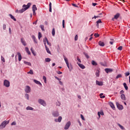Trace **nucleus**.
Masks as SVG:
<instances>
[{
  "instance_id": "obj_61",
  "label": "nucleus",
  "mask_w": 130,
  "mask_h": 130,
  "mask_svg": "<svg viewBox=\"0 0 130 130\" xmlns=\"http://www.w3.org/2000/svg\"><path fill=\"white\" fill-rule=\"evenodd\" d=\"M123 93H124V91H123V90H121L120 91V94H123Z\"/></svg>"
},
{
  "instance_id": "obj_42",
  "label": "nucleus",
  "mask_w": 130,
  "mask_h": 130,
  "mask_svg": "<svg viewBox=\"0 0 130 130\" xmlns=\"http://www.w3.org/2000/svg\"><path fill=\"white\" fill-rule=\"evenodd\" d=\"M100 23H102V21H101V19H99V20L96 21V24H100Z\"/></svg>"
},
{
  "instance_id": "obj_48",
  "label": "nucleus",
  "mask_w": 130,
  "mask_h": 130,
  "mask_svg": "<svg viewBox=\"0 0 130 130\" xmlns=\"http://www.w3.org/2000/svg\"><path fill=\"white\" fill-rule=\"evenodd\" d=\"M118 50H122V46H119V47L118 48Z\"/></svg>"
},
{
  "instance_id": "obj_14",
  "label": "nucleus",
  "mask_w": 130,
  "mask_h": 130,
  "mask_svg": "<svg viewBox=\"0 0 130 130\" xmlns=\"http://www.w3.org/2000/svg\"><path fill=\"white\" fill-rule=\"evenodd\" d=\"M17 55L18 56V60L21 61L22 60V55L20 52H17Z\"/></svg>"
},
{
  "instance_id": "obj_12",
  "label": "nucleus",
  "mask_w": 130,
  "mask_h": 130,
  "mask_svg": "<svg viewBox=\"0 0 130 130\" xmlns=\"http://www.w3.org/2000/svg\"><path fill=\"white\" fill-rule=\"evenodd\" d=\"M52 114L54 117H57V116H59V113L57 111L53 112Z\"/></svg>"
},
{
  "instance_id": "obj_8",
  "label": "nucleus",
  "mask_w": 130,
  "mask_h": 130,
  "mask_svg": "<svg viewBox=\"0 0 130 130\" xmlns=\"http://www.w3.org/2000/svg\"><path fill=\"white\" fill-rule=\"evenodd\" d=\"M70 126H71V121H68L64 126V129H69Z\"/></svg>"
},
{
  "instance_id": "obj_34",
  "label": "nucleus",
  "mask_w": 130,
  "mask_h": 130,
  "mask_svg": "<svg viewBox=\"0 0 130 130\" xmlns=\"http://www.w3.org/2000/svg\"><path fill=\"white\" fill-rule=\"evenodd\" d=\"M27 74H29L30 75H34L33 70H30V71L27 72Z\"/></svg>"
},
{
  "instance_id": "obj_20",
  "label": "nucleus",
  "mask_w": 130,
  "mask_h": 130,
  "mask_svg": "<svg viewBox=\"0 0 130 130\" xmlns=\"http://www.w3.org/2000/svg\"><path fill=\"white\" fill-rule=\"evenodd\" d=\"M119 16H120V14H119V13H117V14L114 16V19H117L118 18H119Z\"/></svg>"
},
{
  "instance_id": "obj_9",
  "label": "nucleus",
  "mask_w": 130,
  "mask_h": 130,
  "mask_svg": "<svg viewBox=\"0 0 130 130\" xmlns=\"http://www.w3.org/2000/svg\"><path fill=\"white\" fill-rule=\"evenodd\" d=\"M105 71L106 72V73H107V74H108L109 73H112V72H113V70H112V69L106 68L105 69Z\"/></svg>"
},
{
  "instance_id": "obj_6",
  "label": "nucleus",
  "mask_w": 130,
  "mask_h": 130,
  "mask_svg": "<svg viewBox=\"0 0 130 130\" xmlns=\"http://www.w3.org/2000/svg\"><path fill=\"white\" fill-rule=\"evenodd\" d=\"M25 93H30V92H31V88L30 87V86L28 85L25 86Z\"/></svg>"
},
{
  "instance_id": "obj_22",
  "label": "nucleus",
  "mask_w": 130,
  "mask_h": 130,
  "mask_svg": "<svg viewBox=\"0 0 130 130\" xmlns=\"http://www.w3.org/2000/svg\"><path fill=\"white\" fill-rule=\"evenodd\" d=\"M25 51H26L28 54H31V52H30V51H29V48L28 47H25Z\"/></svg>"
},
{
  "instance_id": "obj_11",
  "label": "nucleus",
  "mask_w": 130,
  "mask_h": 130,
  "mask_svg": "<svg viewBox=\"0 0 130 130\" xmlns=\"http://www.w3.org/2000/svg\"><path fill=\"white\" fill-rule=\"evenodd\" d=\"M95 83L97 85H98V86H103V82L102 81L96 80Z\"/></svg>"
},
{
  "instance_id": "obj_35",
  "label": "nucleus",
  "mask_w": 130,
  "mask_h": 130,
  "mask_svg": "<svg viewBox=\"0 0 130 130\" xmlns=\"http://www.w3.org/2000/svg\"><path fill=\"white\" fill-rule=\"evenodd\" d=\"M99 73H100L99 70H96V73H95V75H96V77H99Z\"/></svg>"
},
{
  "instance_id": "obj_30",
  "label": "nucleus",
  "mask_w": 130,
  "mask_h": 130,
  "mask_svg": "<svg viewBox=\"0 0 130 130\" xmlns=\"http://www.w3.org/2000/svg\"><path fill=\"white\" fill-rule=\"evenodd\" d=\"M52 34L53 36H54V35H55V29L54 28L52 29Z\"/></svg>"
},
{
  "instance_id": "obj_29",
  "label": "nucleus",
  "mask_w": 130,
  "mask_h": 130,
  "mask_svg": "<svg viewBox=\"0 0 130 130\" xmlns=\"http://www.w3.org/2000/svg\"><path fill=\"white\" fill-rule=\"evenodd\" d=\"M42 37V35L41 34V32H39L38 34V39L39 40H40V39Z\"/></svg>"
},
{
  "instance_id": "obj_26",
  "label": "nucleus",
  "mask_w": 130,
  "mask_h": 130,
  "mask_svg": "<svg viewBox=\"0 0 130 130\" xmlns=\"http://www.w3.org/2000/svg\"><path fill=\"white\" fill-rule=\"evenodd\" d=\"M9 16H10V18H11L12 19V20H13L14 21H17V19H16L15 17H14V16H13L12 14H10Z\"/></svg>"
},
{
  "instance_id": "obj_5",
  "label": "nucleus",
  "mask_w": 130,
  "mask_h": 130,
  "mask_svg": "<svg viewBox=\"0 0 130 130\" xmlns=\"http://www.w3.org/2000/svg\"><path fill=\"white\" fill-rule=\"evenodd\" d=\"M38 102L40 104H41V105H43V106H46V103H45V102L44 100L42 99H39L38 100Z\"/></svg>"
},
{
  "instance_id": "obj_17",
  "label": "nucleus",
  "mask_w": 130,
  "mask_h": 130,
  "mask_svg": "<svg viewBox=\"0 0 130 130\" xmlns=\"http://www.w3.org/2000/svg\"><path fill=\"white\" fill-rule=\"evenodd\" d=\"M44 44L45 45V47L46 46V43L48 42V40H47V38H45L43 40Z\"/></svg>"
},
{
  "instance_id": "obj_18",
  "label": "nucleus",
  "mask_w": 130,
  "mask_h": 130,
  "mask_svg": "<svg viewBox=\"0 0 130 130\" xmlns=\"http://www.w3.org/2000/svg\"><path fill=\"white\" fill-rule=\"evenodd\" d=\"M34 82L36 83L37 84V85H40V86H42V84H41V82L40 81H38L36 80H34Z\"/></svg>"
},
{
  "instance_id": "obj_36",
  "label": "nucleus",
  "mask_w": 130,
  "mask_h": 130,
  "mask_svg": "<svg viewBox=\"0 0 130 130\" xmlns=\"http://www.w3.org/2000/svg\"><path fill=\"white\" fill-rule=\"evenodd\" d=\"M122 77V75L121 74H118L116 77V79H119V78H121Z\"/></svg>"
},
{
  "instance_id": "obj_63",
  "label": "nucleus",
  "mask_w": 130,
  "mask_h": 130,
  "mask_svg": "<svg viewBox=\"0 0 130 130\" xmlns=\"http://www.w3.org/2000/svg\"><path fill=\"white\" fill-rule=\"evenodd\" d=\"M57 74H58V75H61V74H62V72H60V71H58V72H57Z\"/></svg>"
},
{
  "instance_id": "obj_25",
  "label": "nucleus",
  "mask_w": 130,
  "mask_h": 130,
  "mask_svg": "<svg viewBox=\"0 0 130 130\" xmlns=\"http://www.w3.org/2000/svg\"><path fill=\"white\" fill-rule=\"evenodd\" d=\"M121 98L122 100H125V95H124V94H122L121 95Z\"/></svg>"
},
{
  "instance_id": "obj_55",
  "label": "nucleus",
  "mask_w": 130,
  "mask_h": 130,
  "mask_svg": "<svg viewBox=\"0 0 130 130\" xmlns=\"http://www.w3.org/2000/svg\"><path fill=\"white\" fill-rule=\"evenodd\" d=\"M102 16H94V19H96V18H101Z\"/></svg>"
},
{
  "instance_id": "obj_21",
  "label": "nucleus",
  "mask_w": 130,
  "mask_h": 130,
  "mask_svg": "<svg viewBox=\"0 0 130 130\" xmlns=\"http://www.w3.org/2000/svg\"><path fill=\"white\" fill-rule=\"evenodd\" d=\"M45 48L47 52L49 53V54H51V52L49 50V49L47 47V46H45Z\"/></svg>"
},
{
  "instance_id": "obj_59",
  "label": "nucleus",
  "mask_w": 130,
  "mask_h": 130,
  "mask_svg": "<svg viewBox=\"0 0 130 130\" xmlns=\"http://www.w3.org/2000/svg\"><path fill=\"white\" fill-rule=\"evenodd\" d=\"M36 11H32V12H33V15L34 16H36Z\"/></svg>"
},
{
  "instance_id": "obj_56",
  "label": "nucleus",
  "mask_w": 130,
  "mask_h": 130,
  "mask_svg": "<svg viewBox=\"0 0 130 130\" xmlns=\"http://www.w3.org/2000/svg\"><path fill=\"white\" fill-rule=\"evenodd\" d=\"M57 106H60V102H58L56 104Z\"/></svg>"
},
{
  "instance_id": "obj_2",
  "label": "nucleus",
  "mask_w": 130,
  "mask_h": 130,
  "mask_svg": "<svg viewBox=\"0 0 130 130\" xmlns=\"http://www.w3.org/2000/svg\"><path fill=\"white\" fill-rule=\"evenodd\" d=\"M63 57L64 58V60L65 62H66V64H67V67L68 68V69H69V70L70 71H72V70H73V67L72 66V65L70 66L69 64V60H68V58H67L66 57V56H64V55L63 56Z\"/></svg>"
},
{
  "instance_id": "obj_54",
  "label": "nucleus",
  "mask_w": 130,
  "mask_h": 130,
  "mask_svg": "<svg viewBox=\"0 0 130 130\" xmlns=\"http://www.w3.org/2000/svg\"><path fill=\"white\" fill-rule=\"evenodd\" d=\"M95 37L98 38L100 36V35H98V34H94Z\"/></svg>"
},
{
  "instance_id": "obj_32",
  "label": "nucleus",
  "mask_w": 130,
  "mask_h": 130,
  "mask_svg": "<svg viewBox=\"0 0 130 130\" xmlns=\"http://www.w3.org/2000/svg\"><path fill=\"white\" fill-rule=\"evenodd\" d=\"M62 119V118L61 117V116L58 117V122H61Z\"/></svg>"
},
{
  "instance_id": "obj_49",
  "label": "nucleus",
  "mask_w": 130,
  "mask_h": 130,
  "mask_svg": "<svg viewBox=\"0 0 130 130\" xmlns=\"http://www.w3.org/2000/svg\"><path fill=\"white\" fill-rule=\"evenodd\" d=\"M75 41H77L78 40V35H76L75 37Z\"/></svg>"
},
{
  "instance_id": "obj_64",
  "label": "nucleus",
  "mask_w": 130,
  "mask_h": 130,
  "mask_svg": "<svg viewBox=\"0 0 130 130\" xmlns=\"http://www.w3.org/2000/svg\"><path fill=\"white\" fill-rule=\"evenodd\" d=\"M49 12L51 13L52 12L51 7H49Z\"/></svg>"
},
{
  "instance_id": "obj_15",
  "label": "nucleus",
  "mask_w": 130,
  "mask_h": 130,
  "mask_svg": "<svg viewBox=\"0 0 130 130\" xmlns=\"http://www.w3.org/2000/svg\"><path fill=\"white\" fill-rule=\"evenodd\" d=\"M77 64H78L79 67L81 68V69H82L83 70H84V69H85V66L83 65L81 63H80L79 62H77Z\"/></svg>"
},
{
  "instance_id": "obj_60",
  "label": "nucleus",
  "mask_w": 130,
  "mask_h": 130,
  "mask_svg": "<svg viewBox=\"0 0 130 130\" xmlns=\"http://www.w3.org/2000/svg\"><path fill=\"white\" fill-rule=\"evenodd\" d=\"M9 30L10 34H12V30L11 29V27H9Z\"/></svg>"
},
{
  "instance_id": "obj_13",
  "label": "nucleus",
  "mask_w": 130,
  "mask_h": 130,
  "mask_svg": "<svg viewBox=\"0 0 130 130\" xmlns=\"http://www.w3.org/2000/svg\"><path fill=\"white\" fill-rule=\"evenodd\" d=\"M31 38L34 40L35 43H36V44L38 43V42H37V39H36V37H35V36L32 35L31 36Z\"/></svg>"
},
{
  "instance_id": "obj_53",
  "label": "nucleus",
  "mask_w": 130,
  "mask_h": 130,
  "mask_svg": "<svg viewBox=\"0 0 130 130\" xmlns=\"http://www.w3.org/2000/svg\"><path fill=\"white\" fill-rule=\"evenodd\" d=\"M41 28L42 31H44V26L41 25Z\"/></svg>"
},
{
  "instance_id": "obj_4",
  "label": "nucleus",
  "mask_w": 130,
  "mask_h": 130,
  "mask_svg": "<svg viewBox=\"0 0 130 130\" xmlns=\"http://www.w3.org/2000/svg\"><path fill=\"white\" fill-rule=\"evenodd\" d=\"M4 85L7 88H9V87H10V81H8L7 80H4Z\"/></svg>"
},
{
  "instance_id": "obj_47",
  "label": "nucleus",
  "mask_w": 130,
  "mask_h": 130,
  "mask_svg": "<svg viewBox=\"0 0 130 130\" xmlns=\"http://www.w3.org/2000/svg\"><path fill=\"white\" fill-rule=\"evenodd\" d=\"M77 59L78 61H79V62H82V61H81V59H80V58H79V57H77Z\"/></svg>"
},
{
  "instance_id": "obj_28",
  "label": "nucleus",
  "mask_w": 130,
  "mask_h": 130,
  "mask_svg": "<svg viewBox=\"0 0 130 130\" xmlns=\"http://www.w3.org/2000/svg\"><path fill=\"white\" fill-rule=\"evenodd\" d=\"M123 86L125 89V90H128V87H127V86L126 85V83H123Z\"/></svg>"
},
{
  "instance_id": "obj_38",
  "label": "nucleus",
  "mask_w": 130,
  "mask_h": 130,
  "mask_svg": "<svg viewBox=\"0 0 130 130\" xmlns=\"http://www.w3.org/2000/svg\"><path fill=\"white\" fill-rule=\"evenodd\" d=\"M25 98H26L27 100H29V94L26 93L25 94Z\"/></svg>"
},
{
  "instance_id": "obj_41",
  "label": "nucleus",
  "mask_w": 130,
  "mask_h": 130,
  "mask_svg": "<svg viewBox=\"0 0 130 130\" xmlns=\"http://www.w3.org/2000/svg\"><path fill=\"white\" fill-rule=\"evenodd\" d=\"M84 54L85 56L86 57V58H89V55L87 54V53H84Z\"/></svg>"
},
{
  "instance_id": "obj_40",
  "label": "nucleus",
  "mask_w": 130,
  "mask_h": 130,
  "mask_svg": "<svg viewBox=\"0 0 130 130\" xmlns=\"http://www.w3.org/2000/svg\"><path fill=\"white\" fill-rule=\"evenodd\" d=\"M43 80H44V83H45V84H46V83H47V81H46V77L43 76Z\"/></svg>"
},
{
  "instance_id": "obj_58",
  "label": "nucleus",
  "mask_w": 130,
  "mask_h": 130,
  "mask_svg": "<svg viewBox=\"0 0 130 130\" xmlns=\"http://www.w3.org/2000/svg\"><path fill=\"white\" fill-rule=\"evenodd\" d=\"M16 122H13L11 123V125H16Z\"/></svg>"
},
{
  "instance_id": "obj_39",
  "label": "nucleus",
  "mask_w": 130,
  "mask_h": 130,
  "mask_svg": "<svg viewBox=\"0 0 130 130\" xmlns=\"http://www.w3.org/2000/svg\"><path fill=\"white\" fill-rule=\"evenodd\" d=\"M100 96L102 99L105 98V95H103V93H100Z\"/></svg>"
},
{
  "instance_id": "obj_24",
  "label": "nucleus",
  "mask_w": 130,
  "mask_h": 130,
  "mask_svg": "<svg viewBox=\"0 0 130 130\" xmlns=\"http://www.w3.org/2000/svg\"><path fill=\"white\" fill-rule=\"evenodd\" d=\"M24 63L25 64H26L27 66H29L30 67H31V66L30 62H27V61H24Z\"/></svg>"
},
{
  "instance_id": "obj_27",
  "label": "nucleus",
  "mask_w": 130,
  "mask_h": 130,
  "mask_svg": "<svg viewBox=\"0 0 130 130\" xmlns=\"http://www.w3.org/2000/svg\"><path fill=\"white\" fill-rule=\"evenodd\" d=\"M117 125H118V126H119V127L121 128V129H124V127L121 125L120 124L118 123Z\"/></svg>"
},
{
  "instance_id": "obj_43",
  "label": "nucleus",
  "mask_w": 130,
  "mask_h": 130,
  "mask_svg": "<svg viewBox=\"0 0 130 130\" xmlns=\"http://www.w3.org/2000/svg\"><path fill=\"white\" fill-rule=\"evenodd\" d=\"M98 115L99 116L98 119H99L100 118V117H101V115L100 114V112H98Z\"/></svg>"
},
{
  "instance_id": "obj_50",
  "label": "nucleus",
  "mask_w": 130,
  "mask_h": 130,
  "mask_svg": "<svg viewBox=\"0 0 130 130\" xmlns=\"http://www.w3.org/2000/svg\"><path fill=\"white\" fill-rule=\"evenodd\" d=\"M62 27H63V28H64V20H62Z\"/></svg>"
},
{
  "instance_id": "obj_52",
  "label": "nucleus",
  "mask_w": 130,
  "mask_h": 130,
  "mask_svg": "<svg viewBox=\"0 0 130 130\" xmlns=\"http://www.w3.org/2000/svg\"><path fill=\"white\" fill-rule=\"evenodd\" d=\"M125 77H127V76H129V72H127L125 73Z\"/></svg>"
},
{
  "instance_id": "obj_16",
  "label": "nucleus",
  "mask_w": 130,
  "mask_h": 130,
  "mask_svg": "<svg viewBox=\"0 0 130 130\" xmlns=\"http://www.w3.org/2000/svg\"><path fill=\"white\" fill-rule=\"evenodd\" d=\"M21 43L23 44V45H24V46H26V41H25V40H24V39L22 38L21 39Z\"/></svg>"
},
{
  "instance_id": "obj_7",
  "label": "nucleus",
  "mask_w": 130,
  "mask_h": 130,
  "mask_svg": "<svg viewBox=\"0 0 130 130\" xmlns=\"http://www.w3.org/2000/svg\"><path fill=\"white\" fill-rule=\"evenodd\" d=\"M116 105L118 109L119 110H122L123 109V106L120 104H119L118 103H116Z\"/></svg>"
},
{
  "instance_id": "obj_46",
  "label": "nucleus",
  "mask_w": 130,
  "mask_h": 130,
  "mask_svg": "<svg viewBox=\"0 0 130 130\" xmlns=\"http://www.w3.org/2000/svg\"><path fill=\"white\" fill-rule=\"evenodd\" d=\"M80 116L82 120H85V118L84 117V116H83V115L81 114Z\"/></svg>"
},
{
  "instance_id": "obj_57",
  "label": "nucleus",
  "mask_w": 130,
  "mask_h": 130,
  "mask_svg": "<svg viewBox=\"0 0 130 130\" xmlns=\"http://www.w3.org/2000/svg\"><path fill=\"white\" fill-rule=\"evenodd\" d=\"M72 6L73 7H75V8H78V6H77V5H76L75 4H72Z\"/></svg>"
},
{
  "instance_id": "obj_19",
  "label": "nucleus",
  "mask_w": 130,
  "mask_h": 130,
  "mask_svg": "<svg viewBox=\"0 0 130 130\" xmlns=\"http://www.w3.org/2000/svg\"><path fill=\"white\" fill-rule=\"evenodd\" d=\"M99 45H100V46H104V45H105V44H104V42L101 41L99 42Z\"/></svg>"
},
{
  "instance_id": "obj_31",
  "label": "nucleus",
  "mask_w": 130,
  "mask_h": 130,
  "mask_svg": "<svg viewBox=\"0 0 130 130\" xmlns=\"http://www.w3.org/2000/svg\"><path fill=\"white\" fill-rule=\"evenodd\" d=\"M91 63L92 64V66H97V62H96V61L92 60L91 61Z\"/></svg>"
},
{
  "instance_id": "obj_10",
  "label": "nucleus",
  "mask_w": 130,
  "mask_h": 130,
  "mask_svg": "<svg viewBox=\"0 0 130 130\" xmlns=\"http://www.w3.org/2000/svg\"><path fill=\"white\" fill-rule=\"evenodd\" d=\"M109 105H110V107L113 109V110H115V106H114V104L112 102H109Z\"/></svg>"
},
{
  "instance_id": "obj_3",
  "label": "nucleus",
  "mask_w": 130,
  "mask_h": 130,
  "mask_svg": "<svg viewBox=\"0 0 130 130\" xmlns=\"http://www.w3.org/2000/svg\"><path fill=\"white\" fill-rule=\"evenodd\" d=\"M9 122H10L9 120H5L3 121L0 125V129H3V128H5V127H6V125H7V124H8Z\"/></svg>"
},
{
  "instance_id": "obj_23",
  "label": "nucleus",
  "mask_w": 130,
  "mask_h": 130,
  "mask_svg": "<svg viewBox=\"0 0 130 130\" xmlns=\"http://www.w3.org/2000/svg\"><path fill=\"white\" fill-rule=\"evenodd\" d=\"M32 11H37V7H36V5H34L32 7Z\"/></svg>"
},
{
  "instance_id": "obj_51",
  "label": "nucleus",
  "mask_w": 130,
  "mask_h": 130,
  "mask_svg": "<svg viewBox=\"0 0 130 130\" xmlns=\"http://www.w3.org/2000/svg\"><path fill=\"white\" fill-rule=\"evenodd\" d=\"M100 114L101 115H104V113L103 112V111H102L100 112Z\"/></svg>"
},
{
  "instance_id": "obj_1",
  "label": "nucleus",
  "mask_w": 130,
  "mask_h": 130,
  "mask_svg": "<svg viewBox=\"0 0 130 130\" xmlns=\"http://www.w3.org/2000/svg\"><path fill=\"white\" fill-rule=\"evenodd\" d=\"M31 4L30 3H28L27 5H23L22 6L23 8L19 10H16V11H15V13H18L19 14H22V13H24L25 11H27V10H28V9L30 8V7L31 6Z\"/></svg>"
},
{
  "instance_id": "obj_37",
  "label": "nucleus",
  "mask_w": 130,
  "mask_h": 130,
  "mask_svg": "<svg viewBox=\"0 0 130 130\" xmlns=\"http://www.w3.org/2000/svg\"><path fill=\"white\" fill-rule=\"evenodd\" d=\"M51 60L49 58H46L45 59V61H46V62H49Z\"/></svg>"
},
{
  "instance_id": "obj_33",
  "label": "nucleus",
  "mask_w": 130,
  "mask_h": 130,
  "mask_svg": "<svg viewBox=\"0 0 130 130\" xmlns=\"http://www.w3.org/2000/svg\"><path fill=\"white\" fill-rule=\"evenodd\" d=\"M26 110H33V108H32L31 107H29V106H28L26 108Z\"/></svg>"
},
{
  "instance_id": "obj_62",
  "label": "nucleus",
  "mask_w": 130,
  "mask_h": 130,
  "mask_svg": "<svg viewBox=\"0 0 130 130\" xmlns=\"http://www.w3.org/2000/svg\"><path fill=\"white\" fill-rule=\"evenodd\" d=\"M92 6H93V7H95V6H97V3H92Z\"/></svg>"
},
{
  "instance_id": "obj_44",
  "label": "nucleus",
  "mask_w": 130,
  "mask_h": 130,
  "mask_svg": "<svg viewBox=\"0 0 130 130\" xmlns=\"http://www.w3.org/2000/svg\"><path fill=\"white\" fill-rule=\"evenodd\" d=\"M1 59H2V61H3V62H6V60H5V58H4V57L2 56L1 57Z\"/></svg>"
},
{
  "instance_id": "obj_45",
  "label": "nucleus",
  "mask_w": 130,
  "mask_h": 130,
  "mask_svg": "<svg viewBox=\"0 0 130 130\" xmlns=\"http://www.w3.org/2000/svg\"><path fill=\"white\" fill-rule=\"evenodd\" d=\"M3 29L4 30H6L7 29V25L6 24L3 25Z\"/></svg>"
}]
</instances>
